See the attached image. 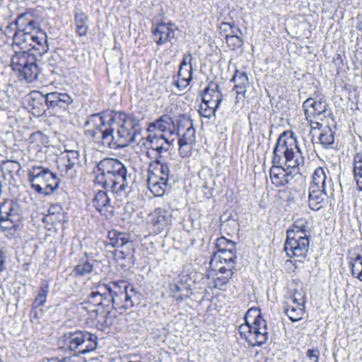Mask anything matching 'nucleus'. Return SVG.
<instances>
[{
    "mask_svg": "<svg viewBox=\"0 0 362 362\" xmlns=\"http://www.w3.org/2000/svg\"><path fill=\"white\" fill-rule=\"evenodd\" d=\"M296 293H295V294L293 295V303H296V304L298 305V303H300L298 301V299H297V298H296Z\"/></svg>",
    "mask_w": 362,
    "mask_h": 362,
    "instance_id": "61",
    "label": "nucleus"
},
{
    "mask_svg": "<svg viewBox=\"0 0 362 362\" xmlns=\"http://www.w3.org/2000/svg\"><path fill=\"white\" fill-rule=\"evenodd\" d=\"M187 129L179 139L180 142H185V144H193L195 140V129L193 127L192 122L190 119L186 120Z\"/></svg>",
    "mask_w": 362,
    "mask_h": 362,
    "instance_id": "36",
    "label": "nucleus"
},
{
    "mask_svg": "<svg viewBox=\"0 0 362 362\" xmlns=\"http://www.w3.org/2000/svg\"><path fill=\"white\" fill-rule=\"evenodd\" d=\"M245 93V92H240V91H238V92H237V93H238V94H240V93H243V94H244Z\"/></svg>",
    "mask_w": 362,
    "mask_h": 362,
    "instance_id": "63",
    "label": "nucleus"
},
{
    "mask_svg": "<svg viewBox=\"0 0 362 362\" xmlns=\"http://www.w3.org/2000/svg\"><path fill=\"white\" fill-rule=\"evenodd\" d=\"M104 180L107 181V184L99 185L105 189H112L115 193H129L134 182L132 173H129L127 168L122 163Z\"/></svg>",
    "mask_w": 362,
    "mask_h": 362,
    "instance_id": "7",
    "label": "nucleus"
},
{
    "mask_svg": "<svg viewBox=\"0 0 362 362\" xmlns=\"http://www.w3.org/2000/svg\"><path fill=\"white\" fill-rule=\"evenodd\" d=\"M175 31L172 24L159 23L152 31L153 40L158 45L171 42L175 38Z\"/></svg>",
    "mask_w": 362,
    "mask_h": 362,
    "instance_id": "22",
    "label": "nucleus"
},
{
    "mask_svg": "<svg viewBox=\"0 0 362 362\" xmlns=\"http://www.w3.org/2000/svg\"><path fill=\"white\" fill-rule=\"evenodd\" d=\"M233 81L235 88L245 89L249 85L247 76L244 71H236L233 77Z\"/></svg>",
    "mask_w": 362,
    "mask_h": 362,
    "instance_id": "38",
    "label": "nucleus"
},
{
    "mask_svg": "<svg viewBox=\"0 0 362 362\" xmlns=\"http://www.w3.org/2000/svg\"><path fill=\"white\" fill-rule=\"evenodd\" d=\"M219 29L221 33H224L225 35L226 34L232 35L233 33H235V32L236 31H238L240 33H241V30L239 28H235L233 25H232L230 23H221Z\"/></svg>",
    "mask_w": 362,
    "mask_h": 362,
    "instance_id": "48",
    "label": "nucleus"
},
{
    "mask_svg": "<svg viewBox=\"0 0 362 362\" xmlns=\"http://www.w3.org/2000/svg\"><path fill=\"white\" fill-rule=\"evenodd\" d=\"M21 50L15 51L14 55L11 57V66L14 71L18 72L20 77L31 82L37 78L40 72L36 56L30 53L28 49Z\"/></svg>",
    "mask_w": 362,
    "mask_h": 362,
    "instance_id": "5",
    "label": "nucleus"
},
{
    "mask_svg": "<svg viewBox=\"0 0 362 362\" xmlns=\"http://www.w3.org/2000/svg\"><path fill=\"white\" fill-rule=\"evenodd\" d=\"M288 230H293V233H298V235H311L308 220L304 217H293L292 228Z\"/></svg>",
    "mask_w": 362,
    "mask_h": 362,
    "instance_id": "31",
    "label": "nucleus"
},
{
    "mask_svg": "<svg viewBox=\"0 0 362 362\" xmlns=\"http://www.w3.org/2000/svg\"><path fill=\"white\" fill-rule=\"evenodd\" d=\"M89 19L88 16L82 11L75 13L76 31L79 36H85L88 30Z\"/></svg>",
    "mask_w": 362,
    "mask_h": 362,
    "instance_id": "32",
    "label": "nucleus"
},
{
    "mask_svg": "<svg viewBox=\"0 0 362 362\" xmlns=\"http://www.w3.org/2000/svg\"><path fill=\"white\" fill-rule=\"evenodd\" d=\"M18 221V216L13 212L11 203H4L0 206V223L11 222L15 223Z\"/></svg>",
    "mask_w": 362,
    "mask_h": 362,
    "instance_id": "30",
    "label": "nucleus"
},
{
    "mask_svg": "<svg viewBox=\"0 0 362 362\" xmlns=\"http://www.w3.org/2000/svg\"><path fill=\"white\" fill-rule=\"evenodd\" d=\"M147 182L148 189L156 197L163 196L172 186L170 180L163 179L159 175L148 174Z\"/></svg>",
    "mask_w": 362,
    "mask_h": 362,
    "instance_id": "20",
    "label": "nucleus"
},
{
    "mask_svg": "<svg viewBox=\"0 0 362 362\" xmlns=\"http://www.w3.org/2000/svg\"><path fill=\"white\" fill-rule=\"evenodd\" d=\"M93 269V264H90L88 261H83L81 262L78 264H77L74 269V272L76 275L78 276H85L92 272Z\"/></svg>",
    "mask_w": 362,
    "mask_h": 362,
    "instance_id": "41",
    "label": "nucleus"
},
{
    "mask_svg": "<svg viewBox=\"0 0 362 362\" xmlns=\"http://www.w3.org/2000/svg\"><path fill=\"white\" fill-rule=\"evenodd\" d=\"M192 57L190 53L184 55L180 65L177 80L175 81L177 88H185L189 85L192 75Z\"/></svg>",
    "mask_w": 362,
    "mask_h": 362,
    "instance_id": "16",
    "label": "nucleus"
},
{
    "mask_svg": "<svg viewBox=\"0 0 362 362\" xmlns=\"http://www.w3.org/2000/svg\"><path fill=\"white\" fill-rule=\"evenodd\" d=\"M238 32H235V33L226 34V40L228 45L231 47L232 49H235L237 48L240 47L243 44V40L238 35Z\"/></svg>",
    "mask_w": 362,
    "mask_h": 362,
    "instance_id": "43",
    "label": "nucleus"
},
{
    "mask_svg": "<svg viewBox=\"0 0 362 362\" xmlns=\"http://www.w3.org/2000/svg\"><path fill=\"white\" fill-rule=\"evenodd\" d=\"M230 269V271L236 270L235 267V264L230 265V264H218V267H216V269L214 271L218 270L219 274H223V273L228 272V269Z\"/></svg>",
    "mask_w": 362,
    "mask_h": 362,
    "instance_id": "52",
    "label": "nucleus"
},
{
    "mask_svg": "<svg viewBox=\"0 0 362 362\" xmlns=\"http://www.w3.org/2000/svg\"><path fill=\"white\" fill-rule=\"evenodd\" d=\"M45 97V102L48 107L58 106L61 109L66 110L68 105L72 102L71 98L66 93L59 92H49Z\"/></svg>",
    "mask_w": 362,
    "mask_h": 362,
    "instance_id": "25",
    "label": "nucleus"
},
{
    "mask_svg": "<svg viewBox=\"0 0 362 362\" xmlns=\"http://www.w3.org/2000/svg\"><path fill=\"white\" fill-rule=\"evenodd\" d=\"M293 171L290 170L287 172L286 170L285 173L282 175L281 176V180H282V186H285L287 184H289L292 179L293 178Z\"/></svg>",
    "mask_w": 362,
    "mask_h": 362,
    "instance_id": "53",
    "label": "nucleus"
},
{
    "mask_svg": "<svg viewBox=\"0 0 362 362\" xmlns=\"http://www.w3.org/2000/svg\"><path fill=\"white\" fill-rule=\"evenodd\" d=\"M354 177L356 180L357 185L360 189L362 190V175L354 176Z\"/></svg>",
    "mask_w": 362,
    "mask_h": 362,
    "instance_id": "54",
    "label": "nucleus"
},
{
    "mask_svg": "<svg viewBox=\"0 0 362 362\" xmlns=\"http://www.w3.org/2000/svg\"><path fill=\"white\" fill-rule=\"evenodd\" d=\"M327 103L325 101H322V99H320L319 100H315L312 98H308L303 105L305 115H308L309 110L308 108L310 107L313 109V112L310 113L315 115H320L322 112H325L327 110Z\"/></svg>",
    "mask_w": 362,
    "mask_h": 362,
    "instance_id": "29",
    "label": "nucleus"
},
{
    "mask_svg": "<svg viewBox=\"0 0 362 362\" xmlns=\"http://www.w3.org/2000/svg\"><path fill=\"white\" fill-rule=\"evenodd\" d=\"M175 139H170L165 137L163 134L160 136L149 135L146 139L145 145L148 148L156 151L158 156H164V153H168L171 144L174 142Z\"/></svg>",
    "mask_w": 362,
    "mask_h": 362,
    "instance_id": "18",
    "label": "nucleus"
},
{
    "mask_svg": "<svg viewBox=\"0 0 362 362\" xmlns=\"http://www.w3.org/2000/svg\"><path fill=\"white\" fill-rule=\"evenodd\" d=\"M28 180L32 188L38 194L51 195L59 185L60 180L49 168L33 165L28 171Z\"/></svg>",
    "mask_w": 362,
    "mask_h": 362,
    "instance_id": "3",
    "label": "nucleus"
},
{
    "mask_svg": "<svg viewBox=\"0 0 362 362\" xmlns=\"http://www.w3.org/2000/svg\"><path fill=\"white\" fill-rule=\"evenodd\" d=\"M253 320L252 323V332L249 334L248 344L251 346H260L267 341L269 338L268 327L267 321L262 317L260 310L257 308H250L244 316V320Z\"/></svg>",
    "mask_w": 362,
    "mask_h": 362,
    "instance_id": "6",
    "label": "nucleus"
},
{
    "mask_svg": "<svg viewBox=\"0 0 362 362\" xmlns=\"http://www.w3.org/2000/svg\"><path fill=\"white\" fill-rule=\"evenodd\" d=\"M148 221L156 230L161 231L171 221V215L168 211L158 208L149 214Z\"/></svg>",
    "mask_w": 362,
    "mask_h": 362,
    "instance_id": "24",
    "label": "nucleus"
},
{
    "mask_svg": "<svg viewBox=\"0 0 362 362\" xmlns=\"http://www.w3.org/2000/svg\"><path fill=\"white\" fill-rule=\"evenodd\" d=\"M169 288L170 294L174 298H175L178 301H182L183 300L182 295L180 294V292L181 291V287L180 286L175 284H170Z\"/></svg>",
    "mask_w": 362,
    "mask_h": 362,
    "instance_id": "50",
    "label": "nucleus"
},
{
    "mask_svg": "<svg viewBox=\"0 0 362 362\" xmlns=\"http://www.w3.org/2000/svg\"><path fill=\"white\" fill-rule=\"evenodd\" d=\"M304 156L303 153L297 145V141L294 138L293 141V146L289 150L287 149V153H286V158L284 160V165L287 168H291L294 171H296L295 175L298 172V167L300 165L304 164Z\"/></svg>",
    "mask_w": 362,
    "mask_h": 362,
    "instance_id": "19",
    "label": "nucleus"
},
{
    "mask_svg": "<svg viewBox=\"0 0 362 362\" xmlns=\"http://www.w3.org/2000/svg\"><path fill=\"white\" fill-rule=\"evenodd\" d=\"M354 175H362V153H356L354 158Z\"/></svg>",
    "mask_w": 362,
    "mask_h": 362,
    "instance_id": "47",
    "label": "nucleus"
},
{
    "mask_svg": "<svg viewBox=\"0 0 362 362\" xmlns=\"http://www.w3.org/2000/svg\"><path fill=\"white\" fill-rule=\"evenodd\" d=\"M314 125H312V129L317 128L320 130L318 136V140L320 144L325 148H332L334 142V134L335 131L332 129L329 125H327L322 128V124L319 122H315Z\"/></svg>",
    "mask_w": 362,
    "mask_h": 362,
    "instance_id": "26",
    "label": "nucleus"
},
{
    "mask_svg": "<svg viewBox=\"0 0 362 362\" xmlns=\"http://www.w3.org/2000/svg\"><path fill=\"white\" fill-rule=\"evenodd\" d=\"M237 251L236 249L233 250V251H226L218 253L217 256L212 258L209 262L210 268L212 270H215L216 267H218V264H235L236 262V256Z\"/></svg>",
    "mask_w": 362,
    "mask_h": 362,
    "instance_id": "28",
    "label": "nucleus"
},
{
    "mask_svg": "<svg viewBox=\"0 0 362 362\" xmlns=\"http://www.w3.org/2000/svg\"><path fill=\"white\" fill-rule=\"evenodd\" d=\"M217 108L216 107H213L209 103L202 100L199 106V113L202 117L211 118L212 116L215 115V112Z\"/></svg>",
    "mask_w": 362,
    "mask_h": 362,
    "instance_id": "42",
    "label": "nucleus"
},
{
    "mask_svg": "<svg viewBox=\"0 0 362 362\" xmlns=\"http://www.w3.org/2000/svg\"><path fill=\"white\" fill-rule=\"evenodd\" d=\"M59 343L71 351L86 354L96 349L97 337L84 330L69 331L59 337Z\"/></svg>",
    "mask_w": 362,
    "mask_h": 362,
    "instance_id": "4",
    "label": "nucleus"
},
{
    "mask_svg": "<svg viewBox=\"0 0 362 362\" xmlns=\"http://www.w3.org/2000/svg\"><path fill=\"white\" fill-rule=\"evenodd\" d=\"M32 42L23 41L24 43L18 44L14 46V48L18 47L20 49H34L45 52L47 49V35L45 32L42 30H37L36 33L32 35Z\"/></svg>",
    "mask_w": 362,
    "mask_h": 362,
    "instance_id": "21",
    "label": "nucleus"
},
{
    "mask_svg": "<svg viewBox=\"0 0 362 362\" xmlns=\"http://www.w3.org/2000/svg\"><path fill=\"white\" fill-rule=\"evenodd\" d=\"M58 362H73L70 357H63L62 358H58Z\"/></svg>",
    "mask_w": 362,
    "mask_h": 362,
    "instance_id": "56",
    "label": "nucleus"
},
{
    "mask_svg": "<svg viewBox=\"0 0 362 362\" xmlns=\"http://www.w3.org/2000/svg\"><path fill=\"white\" fill-rule=\"evenodd\" d=\"M349 264L352 275L362 281V257L359 255H357L349 262Z\"/></svg>",
    "mask_w": 362,
    "mask_h": 362,
    "instance_id": "40",
    "label": "nucleus"
},
{
    "mask_svg": "<svg viewBox=\"0 0 362 362\" xmlns=\"http://www.w3.org/2000/svg\"><path fill=\"white\" fill-rule=\"evenodd\" d=\"M100 291L107 300V309L100 313L98 309H95L91 311V315H94L97 324L102 327L111 326L113 324V318L109 310L110 305L119 313H123L132 308L134 302L138 300L134 288L123 281L119 283L111 282L108 286H103Z\"/></svg>",
    "mask_w": 362,
    "mask_h": 362,
    "instance_id": "2",
    "label": "nucleus"
},
{
    "mask_svg": "<svg viewBox=\"0 0 362 362\" xmlns=\"http://www.w3.org/2000/svg\"><path fill=\"white\" fill-rule=\"evenodd\" d=\"M144 115H129L120 111L107 110L90 115L85 123L86 132L93 141L104 147L124 148L136 141L141 131Z\"/></svg>",
    "mask_w": 362,
    "mask_h": 362,
    "instance_id": "1",
    "label": "nucleus"
},
{
    "mask_svg": "<svg viewBox=\"0 0 362 362\" xmlns=\"http://www.w3.org/2000/svg\"><path fill=\"white\" fill-rule=\"evenodd\" d=\"M3 95L6 96V103H7L8 101V96L6 95V92H1V91H0V98L2 97Z\"/></svg>",
    "mask_w": 362,
    "mask_h": 362,
    "instance_id": "60",
    "label": "nucleus"
},
{
    "mask_svg": "<svg viewBox=\"0 0 362 362\" xmlns=\"http://www.w3.org/2000/svg\"><path fill=\"white\" fill-rule=\"evenodd\" d=\"M179 144V153L182 157H188L191 154V149L192 144H185V142H180Z\"/></svg>",
    "mask_w": 362,
    "mask_h": 362,
    "instance_id": "49",
    "label": "nucleus"
},
{
    "mask_svg": "<svg viewBox=\"0 0 362 362\" xmlns=\"http://www.w3.org/2000/svg\"><path fill=\"white\" fill-rule=\"evenodd\" d=\"M106 245H111L112 247H123L127 246L129 250L127 252L121 251L124 256H128L134 252L133 245L129 240V235L126 233L119 232L117 230H111L107 233Z\"/></svg>",
    "mask_w": 362,
    "mask_h": 362,
    "instance_id": "13",
    "label": "nucleus"
},
{
    "mask_svg": "<svg viewBox=\"0 0 362 362\" xmlns=\"http://www.w3.org/2000/svg\"><path fill=\"white\" fill-rule=\"evenodd\" d=\"M4 259L2 257L1 252L0 251V273L4 269Z\"/></svg>",
    "mask_w": 362,
    "mask_h": 362,
    "instance_id": "55",
    "label": "nucleus"
},
{
    "mask_svg": "<svg viewBox=\"0 0 362 362\" xmlns=\"http://www.w3.org/2000/svg\"><path fill=\"white\" fill-rule=\"evenodd\" d=\"M170 167L165 156H157L154 163L150 164L148 170V174L159 175L163 179L166 178L167 180H170Z\"/></svg>",
    "mask_w": 362,
    "mask_h": 362,
    "instance_id": "27",
    "label": "nucleus"
},
{
    "mask_svg": "<svg viewBox=\"0 0 362 362\" xmlns=\"http://www.w3.org/2000/svg\"><path fill=\"white\" fill-rule=\"evenodd\" d=\"M306 356L312 362H318L320 351L317 349H308Z\"/></svg>",
    "mask_w": 362,
    "mask_h": 362,
    "instance_id": "51",
    "label": "nucleus"
},
{
    "mask_svg": "<svg viewBox=\"0 0 362 362\" xmlns=\"http://www.w3.org/2000/svg\"><path fill=\"white\" fill-rule=\"evenodd\" d=\"M17 30L13 37V47L18 44L24 43L23 41L32 42V35H34L37 30L36 22L33 20L32 16L28 13H23L17 18L16 21Z\"/></svg>",
    "mask_w": 362,
    "mask_h": 362,
    "instance_id": "9",
    "label": "nucleus"
},
{
    "mask_svg": "<svg viewBox=\"0 0 362 362\" xmlns=\"http://www.w3.org/2000/svg\"><path fill=\"white\" fill-rule=\"evenodd\" d=\"M121 163L119 160L112 158H106L101 160L97 164V170L95 171L96 173L95 177V183L107 184V181L104 178L108 177L109 174L112 173Z\"/></svg>",
    "mask_w": 362,
    "mask_h": 362,
    "instance_id": "15",
    "label": "nucleus"
},
{
    "mask_svg": "<svg viewBox=\"0 0 362 362\" xmlns=\"http://www.w3.org/2000/svg\"><path fill=\"white\" fill-rule=\"evenodd\" d=\"M315 189H324L325 193L334 191L333 182L327 168H317L312 175V182L310 187Z\"/></svg>",
    "mask_w": 362,
    "mask_h": 362,
    "instance_id": "12",
    "label": "nucleus"
},
{
    "mask_svg": "<svg viewBox=\"0 0 362 362\" xmlns=\"http://www.w3.org/2000/svg\"><path fill=\"white\" fill-rule=\"evenodd\" d=\"M250 320H247V322L245 321L244 324H242L239 326V332L241 337L245 339V341L248 343L249 334H251L252 332V324L250 323Z\"/></svg>",
    "mask_w": 362,
    "mask_h": 362,
    "instance_id": "46",
    "label": "nucleus"
},
{
    "mask_svg": "<svg viewBox=\"0 0 362 362\" xmlns=\"http://www.w3.org/2000/svg\"><path fill=\"white\" fill-rule=\"evenodd\" d=\"M293 139L291 132L285 131L279 135L273 151L272 162L275 167H281L283 157L286 158L287 149L289 150L293 146Z\"/></svg>",
    "mask_w": 362,
    "mask_h": 362,
    "instance_id": "11",
    "label": "nucleus"
},
{
    "mask_svg": "<svg viewBox=\"0 0 362 362\" xmlns=\"http://www.w3.org/2000/svg\"><path fill=\"white\" fill-rule=\"evenodd\" d=\"M57 168L62 177L71 180L76 177L80 168L79 153L74 150H66L58 158Z\"/></svg>",
    "mask_w": 362,
    "mask_h": 362,
    "instance_id": "10",
    "label": "nucleus"
},
{
    "mask_svg": "<svg viewBox=\"0 0 362 362\" xmlns=\"http://www.w3.org/2000/svg\"><path fill=\"white\" fill-rule=\"evenodd\" d=\"M149 127L161 132L168 133L170 136L175 134L180 136L182 131V124H177L176 126L173 118L169 115L160 116L158 119L152 122Z\"/></svg>",
    "mask_w": 362,
    "mask_h": 362,
    "instance_id": "14",
    "label": "nucleus"
},
{
    "mask_svg": "<svg viewBox=\"0 0 362 362\" xmlns=\"http://www.w3.org/2000/svg\"><path fill=\"white\" fill-rule=\"evenodd\" d=\"M334 196V191L325 193L324 189L309 187L308 206L311 210L318 211L322 208L326 198Z\"/></svg>",
    "mask_w": 362,
    "mask_h": 362,
    "instance_id": "23",
    "label": "nucleus"
},
{
    "mask_svg": "<svg viewBox=\"0 0 362 362\" xmlns=\"http://www.w3.org/2000/svg\"><path fill=\"white\" fill-rule=\"evenodd\" d=\"M304 303L303 300L302 303H298V305L287 306L284 308V312L288 318L293 322H297L300 320L304 314Z\"/></svg>",
    "mask_w": 362,
    "mask_h": 362,
    "instance_id": "34",
    "label": "nucleus"
},
{
    "mask_svg": "<svg viewBox=\"0 0 362 362\" xmlns=\"http://www.w3.org/2000/svg\"><path fill=\"white\" fill-rule=\"evenodd\" d=\"M311 235H298L293 230L286 231V240L284 243V250L288 257L305 259L308 255L310 238Z\"/></svg>",
    "mask_w": 362,
    "mask_h": 362,
    "instance_id": "8",
    "label": "nucleus"
},
{
    "mask_svg": "<svg viewBox=\"0 0 362 362\" xmlns=\"http://www.w3.org/2000/svg\"><path fill=\"white\" fill-rule=\"evenodd\" d=\"M235 272V271H230V269H228V272L223 274H219L220 276H218L216 280V286L222 287L225 286L232 278Z\"/></svg>",
    "mask_w": 362,
    "mask_h": 362,
    "instance_id": "45",
    "label": "nucleus"
},
{
    "mask_svg": "<svg viewBox=\"0 0 362 362\" xmlns=\"http://www.w3.org/2000/svg\"><path fill=\"white\" fill-rule=\"evenodd\" d=\"M216 247L218 249L217 252L214 253V257H216L219 252H226V251H233V250L236 249L235 243L225 237L222 236L216 239Z\"/></svg>",
    "mask_w": 362,
    "mask_h": 362,
    "instance_id": "35",
    "label": "nucleus"
},
{
    "mask_svg": "<svg viewBox=\"0 0 362 362\" xmlns=\"http://www.w3.org/2000/svg\"><path fill=\"white\" fill-rule=\"evenodd\" d=\"M203 90H204V91L209 90V87L207 86V87L204 88Z\"/></svg>",
    "mask_w": 362,
    "mask_h": 362,
    "instance_id": "62",
    "label": "nucleus"
},
{
    "mask_svg": "<svg viewBox=\"0 0 362 362\" xmlns=\"http://www.w3.org/2000/svg\"><path fill=\"white\" fill-rule=\"evenodd\" d=\"M221 92H203L202 100L207 102L213 107H218L221 102Z\"/></svg>",
    "mask_w": 362,
    "mask_h": 362,
    "instance_id": "39",
    "label": "nucleus"
},
{
    "mask_svg": "<svg viewBox=\"0 0 362 362\" xmlns=\"http://www.w3.org/2000/svg\"><path fill=\"white\" fill-rule=\"evenodd\" d=\"M1 224L3 225V227L6 228H11L14 226V223H11V222L4 223Z\"/></svg>",
    "mask_w": 362,
    "mask_h": 362,
    "instance_id": "57",
    "label": "nucleus"
},
{
    "mask_svg": "<svg viewBox=\"0 0 362 362\" xmlns=\"http://www.w3.org/2000/svg\"><path fill=\"white\" fill-rule=\"evenodd\" d=\"M103 286H108V284H99L96 288V291H92L89 294L88 299V301L95 306H104L107 308V300L105 299V295L103 296L102 293H100V288Z\"/></svg>",
    "mask_w": 362,
    "mask_h": 362,
    "instance_id": "33",
    "label": "nucleus"
},
{
    "mask_svg": "<svg viewBox=\"0 0 362 362\" xmlns=\"http://www.w3.org/2000/svg\"><path fill=\"white\" fill-rule=\"evenodd\" d=\"M49 284L47 283L43 284L38 291L37 296L35 297L33 302V307L38 308L44 305L46 302L47 297L49 293Z\"/></svg>",
    "mask_w": 362,
    "mask_h": 362,
    "instance_id": "37",
    "label": "nucleus"
},
{
    "mask_svg": "<svg viewBox=\"0 0 362 362\" xmlns=\"http://www.w3.org/2000/svg\"><path fill=\"white\" fill-rule=\"evenodd\" d=\"M47 362H58V358H47Z\"/></svg>",
    "mask_w": 362,
    "mask_h": 362,
    "instance_id": "59",
    "label": "nucleus"
},
{
    "mask_svg": "<svg viewBox=\"0 0 362 362\" xmlns=\"http://www.w3.org/2000/svg\"><path fill=\"white\" fill-rule=\"evenodd\" d=\"M8 164H11V165H17V166H18V170L21 168V165H20V164H19L18 162L8 161Z\"/></svg>",
    "mask_w": 362,
    "mask_h": 362,
    "instance_id": "58",
    "label": "nucleus"
},
{
    "mask_svg": "<svg viewBox=\"0 0 362 362\" xmlns=\"http://www.w3.org/2000/svg\"><path fill=\"white\" fill-rule=\"evenodd\" d=\"M279 170L286 172V170L282 166L275 167L274 165H272L269 171L270 178L272 179L273 184L275 185L276 187H282L281 176H280L281 173L276 172Z\"/></svg>",
    "mask_w": 362,
    "mask_h": 362,
    "instance_id": "44",
    "label": "nucleus"
},
{
    "mask_svg": "<svg viewBox=\"0 0 362 362\" xmlns=\"http://www.w3.org/2000/svg\"><path fill=\"white\" fill-rule=\"evenodd\" d=\"M93 206L101 214L107 218L112 216L114 202L105 191L98 192L93 200Z\"/></svg>",
    "mask_w": 362,
    "mask_h": 362,
    "instance_id": "17",
    "label": "nucleus"
}]
</instances>
